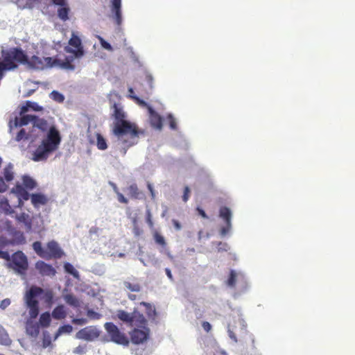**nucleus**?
Masks as SVG:
<instances>
[{
  "label": "nucleus",
  "instance_id": "1",
  "mask_svg": "<svg viewBox=\"0 0 355 355\" xmlns=\"http://www.w3.org/2000/svg\"><path fill=\"white\" fill-rule=\"evenodd\" d=\"M113 109L115 119L113 134L123 146L122 154L125 155L129 148L137 144L140 131L135 123L125 120L126 114L119 104L114 103Z\"/></svg>",
  "mask_w": 355,
  "mask_h": 355
},
{
  "label": "nucleus",
  "instance_id": "2",
  "mask_svg": "<svg viewBox=\"0 0 355 355\" xmlns=\"http://www.w3.org/2000/svg\"><path fill=\"white\" fill-rule=\"evenodd\" d=\"M117 318L135 328L130 332L131 341L134 344H141L148 339L150 329L147 327V320L144 315L136 309L132 313H128L124 310H118Z\"/></svg>",
  "mask_w": 355,
  "mask_h": 355
},
{
  "label": "nucleus",
  "instance_id": "3",
  "mask_svg": "<svg viewBox=\"0 0 355 355\" xmlns=\"http://www.w3.org/2000/svg\"><path fill=\"white\" fill-rule=\"evenodd\" d=\"M61 142V136L55 127L50 128L46 138L33 153V159L35 162L46 160L49 156L55 151Z\"/></svg>",
  "mask_w": 355,
  "mask_h": 355
},
{
  "label": "nucleus",
  "instance_id": "4",
  "mask_svg": "<svg viewBox=\"0 0 355 355\" xmlns=\"http://www.w3.org/2000/svg\"><path fill=\"white\" fill-rule=\"evenodd\" d=\"M44 293V300L48 305H51L53 302V293L52 291L44 290L38 286H33L29 291L26 292L24 299L27 307L29 309L28 313L31 319H35L39 315V302L35 299L36 297Z\"/></svg>",
  "mask_w": 355,
  "mask_h": 355
},
{
  "label": "nucleus",
  "instance_id": "5",
  "mask_svg": "<svg viewBox=\"0 0 355 355\" xmlns=\"http://www.w3.org/2000/svg\"><path fill=\"white\" fill-rule=\"evenodd\" d=\"M3 61H0V69L4 73L5 71L13 70L18 65L15 62L23 64L26 62V54L20 48H12L7 51H2Z\"/></svg>",
  "mask_w": 355,
  "mask_h": 355
},
{
  "label": "nucleus",
  "instance_id": "6",
  "mask_svg": "<svg viewBox=\"0 0 355 355\" xmlns=\"http://www.w3.org/2000/svg\"><path fill=\"white\" fill-rule=\"evenodd\" d=\"M11 261L8 263V266L13 269L19 275H25L28 268V262L26 256L21 251H17L12 254L10 257Z\"/></svg>",
  "mask_w": 355,
  "mask_h": 355
},
{
  "label": "nucleus",
  "instance_id": "7",
  "mask_svg": "<svg viewBox=\"0 0 355 355\" xmlns=\"http://www.w3.org/2000/svg\"><path fill=\"white\" fill-rule=\"evenodd\" d=\"M26 62H23L24 64H26L30 69L40 71L53 68V62H56L53 60V58H40L37 55H33L31 58H28L26 55Z\"/></svg>",
  "mask_w": 355,
  "mask_h": 355
},
{
  "label": "nucleus",
  "instance_id": "8",
  "mask_svg": "<svg viewBox=\"0 0 355 355\" xmlns=\"http://www.w3.org/2000/svg\"><path fill=\"white\" fill-rule=\"evenodd\" d=\"M111 341L118 345L128 346L130 341L123 332H121L118 327L113 322H106L104 325Z\"/></svg>",
  "mask_w": 355,
  "mask_h": 355
},
{
  "label": "nucleus",
  "instance_id": "9",
  "mask_svg": "<svg viewBox=\"0 0 355 355\" xmlns=\"http://www.w3.org/2000/svg\"><path fill=\"white\" fill-rule=\"evenodd\" d=\"M69 46H65L64 51L67 53H72L75 58H81L85 52L83 46L82 45V41L80 38L76 35L75 33H72L71 37L69 40Z\"/></svg>",
  "mask_w": 355,
  "mask_h": 355
},
{
  "label": "nucleus",
  "instance_id": "10",
  "mask_svg": "<svg viewBox=\"0 0 355 355\" xmlns=\"http://www.w3.org/2000/svg\"><path fill=\"white\" fill-rule=\"evenodd\" d=\"M101 331L94 326H88L79 330L76 335L78 339L92 341L100 336Z\"/></svg>",
  "mask_w": 355,
  "mask_h": 355
},
{
  "label": "nucleus",
  "instance_id": "11",
  "mask_svg": "<svg viewBox=\"0 0 355 355\" xmlns=\"http://www.w3.org/2000/svg\"><path fill=\"white\" fill-rule=\"evenodd\" d=\"M219 216L225 223V225L220 230V235L224 236L229 233L232 228V211L230 209L225 206L221 207L219 210Z\"/></svg>",
  "mask_w": 355,
  "mask_h": 355
},
{
  "label": "nucleus",
  "instance_id": "12",
  "mask_svg": "<svg viewBox=\"0 0 355 355\" xmlns=\"http://www.w3.org/2000/svg\"><path fill=\"white\" fill-rule=\"evenodd\" d=\"M111 17L117 26L122 24L121 0H112Z\"/></svg>",
  "mask_w": 355,
  "mask_h": 355
},
{
  "label": "nucleus",
  "instance_id": "13",
  "mask_svg": "<svg viewBox=\"0 0 355 355\" xmlns=\"http://www.w3.org/2000/svg\"><path fill=\"white\" fill-rule=\"evenodd\" d=\"M35 268L42 276H54L56 273L55 269L51 265L43 261H38L35 263Z\"/></svg>",
  "mask_w": 355,
  "mask_h": 355
},
{
  "label": "nucleus",
  "instance_id": "14",
  "mask_svg": "<svg viewBox=\"0 0 355 355\" xmlns=\"http://www.w3.org/2000/svg\"><path fill=\"white\" fill-rule=\"evenodd\" d=\"M46 250H47L48 259L51 258L59 259L63 255V252L58 244L54 241L48 243Z\"/></svg>",
  "mask_w": 355,
  "mask_h": 355
},
{
  "label": "nucleus",
  "instance_id": "15",
  "mask_svg": "<svg viewBox=\"0 0 355 355\" xmlns=\"http://www.w3.org/2000/svg\"><path fill=\"white\" fill-rule=\"evenodd\" d=\"M34 120H35V115L26 114L23 115L21 117L18 118L15 117L14 121L10 122V126L12 127H21L23 125H26L28 123H32L33 125Z\"/></svg>",
  "mask_w": 355,
  "mask_h": 355
},
{
  "label": "nucleus",
  "instance_id": "16",
  "mask_svg": "<svg viewBox=\"0 0 355 355\" xmlns=\"http://www.w3.org/2000/svg\"><path fill=\"white\" fill-rule=\"evenodd\" d=\"M123 287L131 291L139 293L141 291V285L138 282L137 278L135 277H132L128 278L127 280L123 281Z\"/></svg>",
  "mask_w": 355,
  "mask_h": 355
},
{
  "label": "nucleus",
  "instance_id": "17",
  "mask_svg": "<svg viewBox=\"0 0 355 355\" xmlns=\"http://www.w3.org/2000/svg\"><path fill=\"white\" fill-rule=\"evenodd\" d=\"M75 57L73 56H67L65 58L64 61H62L58 58H53V60L57 62H53L54 67H59L61 69H67V70H74L75 66L72 64Z\"/></svg>",
  "mask_w": 355,
  "mask_h": 355
},
{
  "label": "nucleus",
  "instance_id": "18",
  "mask_svg": "<svg viewBox=\"0 0 355 355\" xmlns=\"http://www.w3.org/2000/svg\"><path fill=\"white\" fill-rule=\"evenodd\" d=\"M149 120L151 126L153 128L161 130L162 128V119L151 107H148Z\"/></svg>",
  "mask_w": 355,
  "mask_h": 355
},
{
  "label": "nucleus",
  "instance_id": "19",
  "mask_svg": "<svg viewBox=\"0 0 355 355\" xmlns=\"http://www.w3.org/2000/svg\"><path fill=\"white\" fill-rule=\"evenodd\" d=\"M31 203L35 207H39L40 205H44L48 202V198L42 193H33L31 196Z\"/></svg>",
  "mask_w": 355,
  "mask_h": 355
},
{
  "label": "nucleus",
  "instance_id": "20",
  "mask_svg": "<svg viewBox=\"0 0 355 355\" xmlns=\"http://www.w3.org/2000/svg\"><path fill=\"white\" fill-rule=\"evenodd\" d=\"M128 195L133 199H141L144 197V193L141 191L136 184H132L128 187Z\"/></svg>",
  "mask_w": 355,
  "mask_h": 355
},
{
  "label": "nucleus",
  "instance_id": "21",
  "mask_svg": "<svg viewBox=\"0 0 355 355\" xmlns=\"http://www.w3.org/2000/svg\"><path fill=\"white\" fill-rule=\"evenodd\" d=\"M67 316V312L63 305L56 306L52 311V317L56 320L64 319Z\"/></svg>",
  "mask_w": 355,
  "mask_h": 355
},
{
  "label": "nucleus",
  "instance_id": "22",
  "mask_svg": "<svg viewBox=\"0 0 355 355\" xmlns=\"http://www.w3.org/2000/svg\"><path fill=\"white\" fill-rule=\"evenodd\" d=\"M140 305H142L146 309V313L149 319L155 320L157 316L155 308L148 302H141Z\"/></svg>",
  "mask_w": 355,
  "mask_h": 355
},
{
  "label": "nucleus",
  "instance_id": "23",
  "mask_svg": "<svg viewBox=\"0 0 355 355\" xmlns=\"http://www.w3.org/2000/svg\"><path fill=\"white\" fill-rule=\"evenodd\" d=\"M29 109H32L34 111L42 110V107L40 106L37 103L26 101V105H23L21 107L20 114H24V113L28 112Z\"/></svg>",
  "mask_w": 355,
  "mask_h": 355
},
{
  "label": "nucleus",
  "instance_id": "24",
  "mask_svg": "<svg viewBox=\"0 0 355 355\" xmlns=\"http://www.w3.org/2000/svg\"><path fill=\"white\" fill-rule=\"evenodd\" d=\"M33 248L39 257L45 259H48L47 250L42 248L41 242H34L33 243Z\"/></svg>",
  "mask_w": 355,
  "mask_h": 355
},
{
  "label": "nucleus",
  "instance_id": "25",
  "mask_svg": "<svg viewBox=\"0 0 355 355\" xmlns=\"http://www.w3.org/2000/svg\"><path fill=\"white\" fill-rule=\"evenodd\" d=\"M70 8L67 3L64 6H61L58 9V16L62 21H67L69 19V13Z\"/></svg>",
  "mask_w": 355,
  "mask_h": 355
},
{
  "label": "nucleus",
  "instance_id": "26",
  "mask_svg": "<svg viewBox=\"0 0 355 355\" xmlns=\"http://www.w3.org/2000/svg\"><path fill=\"white\" fill-rule=\"evenodd\" d=\"M12 340L4 328L0 325V345L9 346L11 345Z\"/></svg>",
  "mask_w": 355,
  "mask_h": 355
},
{
  "label": "nucleus",
  "instance_id": "27",
  "mask_svg": "<svg viewBox=\"0 0 355 355\" xmlns=\"http://www.w3.org/2000/svg\"><path fill=\"white\" fill-rule=\"evenodd\" d=\"M3 179L9 182L14 179L13 166L11 164L7 165L3 169Z\"/></svg>",
  "mask_w": 355,
  "mask_h": 355
},
{
  "label": "nucleus",
  "instance_id": "28",
  "mask_svg": "<svg viewBox=\"0 0 355 355\" xmlns=\"http://www.w3.org/2000/svg\"><path fill=\"white\" fill-rule=\"evenodd\" d=\"M51 319V315L49 312H45L41 314L39 320V323L42 327H48L50 325Z\"/></svg>",
  "mask_w": 355,
  "mask_h": 355
},
{
  "label": "nucleus",
  "instance_id": "29",
  "mask_svg": "<svg viewBox=\"0 0 355 355\" xmlns=\"http://www.w3.org/2000/svg\"><path fill=\"white\" fill-rule=\"evenodd\" d=\"M239 275L242 276L241 275L238 274L235 270H231L230 271L229 277L226 282L227 285L229 287L234 288L236 285V278Z\"/></svg>",
  "mask_w": 355,
  "mask_h": 355
},
{
  "label": "nucleus",
  "instance_id": "30",
  "mask_svg": "<svg viewBox=\"0 0 355 355\" xmlns=\"http://www.w3.org/2000/svg\"><path fill=\"white\" fill-rule=\"evenodd\" d=\"M23 184L26 189H33L36 187V182L28 175H24L22 178Z\"/></svg>",
  "mask_w": 355,
  "mask_h": 355
},
{
  "label": "nucleus",
  "instance_id": "31",
  "mask_svg": "<svg viewBox=\"0 0 355 355\" xmlns=\"http://www.w3.org/2000/svg\"><path fill=\"white\" fill-rule=\"evenodd\" d=\"M26 331L31 336H37L39 334V326L37 324H34L32 322H28L26 324Z\"/></svg>",
  "mask_w": 355,
  "mask_h": 355
},
{
  "label": "nucleus",
  "instance_id": "32",
  "mask_svg": "<svg viewBox=\"0 0 355 355\" xmlns=\"http://www.w3.org/2000/svg\"><path fill=\"white\" fill-rule=\"evenodd\" d=\"M8 244V241L4 237H0V246H5ZM0 259H5L6 261H10V256L6 251L0 250Z\"/></svg>",
  "mask_w": 355,
  "mask_h": 355
},
{
  "label": "nucleus",
  "instance_id": "33",
  "mask_svg": "<svg viewBox=\"0 0 355 355\" xmlns=\"http://www.w3.org/2000/svg\"><path fill=\"white\" fill-rule=\"evenodd\" d=\"M96 146L99 150H104L107 148L105 139L100 133L96 134Z\"/></svg>",
  "mask_w": 355,
  "mask_h": 355
},
{
  "label": "nucleus",
  "instance_id": "34",
  "mask_svg": "<svg viewBox=\"0 0 355 355\" xmlns=\"http://www.w3.org/2000/svg\"><path fill=\"white\" fill-rule=\"evenodd\" d=\"M73 327L70 324H64L59 327L55 335V339L64 333L69 334L72 331Z\"/></svg>",
  "mask_w": 355,
  "mask_h": 355
},
{
  "label": "nucleus",
  "instance_id": "35",
  "mask_svg": "<svg viewBox=\"0 0 355 355\" xmlns=\"http://www.w3.org/2000/svg\"><path fill=\"white\" fill-rule=\"evenodd\" d=\"M64 300L68 304L73 306L74 307H78L80 305L79 301L73 295L68 294L65 295Z\"/></svg>",
  "mask_w": 355,
  "mask_h": 355
},
{
  "label": "nucleus",
  "instance_id": "36",
  "mask_svg": "<svg viewBox=\"0 0 355 355\" xmlns=\"http://www.w3.org/2000/svg\"><path fill=\"white\" fill-rule=\"evenodd\" d=\"M33 126H35L40 130H44L47 127V122L46 120L43 119H39L35 116V120H34Z\"/></svg>",
  "mask_w": 355,
  "mask_h": 355
},
{
  "label": "nucleus",
  "instance_id": "37",
  "mask_svg": "<svg viewBox=\"0 0 355 355\" xmlns=\"http://www.w3.org/2000/svg\"><path fill=\"white\" fill-rule=\"evenodd\" d=\"M11 207L6 198L0 200V210L4 211L6 214L10 213Z\"/></svg>",
  "mask_w": 355,
  "mask_h": 355
},
{
  "label": "nucleus",
  "instance_id": "38",
  "mask_svg": "<svg viewBox=\"0 0 355 355\" xmlns=\"http://www.w3.org/2000/svg\"><path fill=\"white\" fill-rule=\"evenodd\" d=\"M87 352V345L86 344L79 345L73 349L74 354L83 355Z\"/></svg>",
  "mask_w": 355,
  "mask_h": 355
},
{
  "label": "nucleus",
  "instance_id": "39",
  "mask_svg": "<svg viewBox=\"0 0 355 355\" xmlns=\"http://www.w3.org/2000/svg\"><path fill=\"white\" fill-rule=\"evenodd\" d=\"M50 97L53 100H54L55 101L58 102V103H62L64 100V96L62 94H60V92H58V91H55V90L53 91L50 94Z\"/></svg>",
  "mask_w": 355,
  "mask_h": 355
},
{
  "label": "nucleus",
  "instance_id": "40",
  "mask_svg": "<svg viewBox=\"0 0 355 355\" xmlns=\"http://www.w3.org/2000/svg\"><path fill=\"white\" fill-rule=\"evenodd\" d=\"M153 237H154L155 241L156 242L157 244L162 245L163 247L166 246V243L165 241L164 238L160 234H159L157 232H155L153 234Z\"/></svg>",
  "mask_w": 355,
  "mask_h": 355
},
{
  "label": "nucleus",
  "instance_id": "41",
  "mask_svg": "<svg viewBox=\"0 0 355 355\" xmlns=\"http://www.w3.org/2000/svg\"><path fill=\"white\" fill-rule=\"evenodd\" d=\"M26 191V188L19 184H16V186L12 189V192L15 193L18 198H20Z\"/></svg>",
  "mask_w": 355,
  "mask_h": 355
},
{
  "label": "nucleus",
  "instance_id": "42",
  "mask_svg": "<svg viewBox=\"0 0 355 355\" xmlns=\"http://www.w3.org/2000/svg\"><path fill=\"white\" fill-rule=\"evenodd\" d=\"M167 121L168 122V125L172 130H176L177 129V123L175 119L173 117V116L171 114H169L167 116Z\"/></svg>",
  "mask_w": 355,
  "mask_h": 355
},
{
  "label": "nucleus",
  "instance_id": "43",
  "mask_svg": "<svg viewBox=\"0 0 355 355\" xmlns=\"http://www.w3.org/2000/svg\"><path fill=\"white\" fill-rule=\"evenodd\" d=\"M64 268L67 272L73 275V276H76L78 274V272L76 270L74 267L69 263H66Z\"/></svg>",
  "mask_w": 355,
  "mask_h": 355
},
{
  "label": "nucleus",
  "instance_id": "44",
  "mask_svg": "<svg viewBox=\"0 0 355 355\" xmlns=\"http://www.w3.org/2000/svg\"><path fill=\"white\" fill-rule=\"evenodd\" d=\"M218 252H227L230 250V246L227 243L218 242L217 243Z\"/></svg>",
  "mask_w": 355,
  "mask_h": 355
},
{
  "label": "nucleus",
  "instance_id": "45",
  "mask_svg": "<svg viewBox=\"0 0 355 355\" xmlns=\"http://www.w3.org/2000/svg\"><path fill=\"white\" fill-rule=\"evenodd\" d=\"M146 220L148 223L150 228H153L154 226V223L152 219L151 211L149 209H148L146 211Z\"/></svg>",
  "mask_w": 355,
  "mask_h": 355
},
{
  "label": "nucleus",
  "instance_id": "46",
  "mask_svg": "<svg viewBox=\"0 0 355 355\" xmlns=\"http://www.w3.org/2000/svg\"><path fill=\"white\" fill-rule=\"evenodd\" d=\"M130 98L134 100L137 104H138L139 105H140L141 107H149L146 101L139 98L137 96H130Z\"/></svg>",
  "mask_w": 355,
  "mask_h": 355
},
{
  "label": "nucleus",
  "instance_id": "47",
  "mask_svg": "<svg viewBox=\"0 0 355 355\" xmlns=\"http://www.w3.org/2000/svg\"><path fill=\"white\" fill-rule=\"evenodd\" d=\"M99 41L101 43V46L108 51H112V47L110 43L106 42L103 38L99 37Z\"/></svg>",
  "mask_w": 355,
  "mask_h": 355
},
{
  "label": "nucleus",
  "instance_id": "48",
  "mask_svg": "<svg viewBox=\"0 0 355 355\" xmlns=\"http://www.w3.org/2000/svg\"><path fill=\"white\" fill-rule=\"evenodd\" d=\"M24 138H27L26 131L24 129H21L16 136V140L19 141Z\"/></svg>",
  "mask_w": 355,
  "mask_h": 355
},
{
  "label": "nucleus",
  "instance_id": "49",
  "mask_svg": "<svg viewBox=\"0 0 355 355\" xmlns=\"http://www.w3.org/2000/svg\"><path fill=\"white\" fill-rule=\"evenodd\" d=\"M189 196H190V189L188 186H186L184 189V193L182 196L183 201L186 202L189 200Z\"/></svg>",
  "mask_w": 355,
  "mask_h": 355
},
{
  "label": "nucleus",
  "instance_id": "50",
  "mask_svg": "<svg viewBox=\"0 0 355 355\" xmlns=\"http://www.w3.org/2000/svg\"><path fill=\"white\" fill-rule=\"evenodd\" d=\"M8 185L5 182L4 179L3 177L0 176V192L3 193L5 192L8 189Z\"/></svg>",
  "mask_w": 355,
  "mask_h": 355
},
{
  "label": "nucleus",
  "instance_id": "51",
  "mask_svg": "<svg viewBox=\"0 0 355 355\" xmlns=\"http://www.w3.org/2000/svg\"><path fill=\"white\" fill-rule=\"evenodd\" d=\"M145 80H146V83L148 85L150 89H152L153 87V76L150 74H148V73L146 74V76H145Z\"/></svg>",
  "mask_w": 355,
  "mask_h": 355
},
{
  "label": "nucleus",
  "instance_id": "52",
  "mask_svg": "<svg viewBox=\"0 0 355 355\" xmlns=\"http://www.w3.org/2000/svg\"><path fill=\"white\" fill-rule=\"evenodd\" d=\"M116 196L119 202L124 204L128 203V199L121 193L119 192L118 193H116Z\"/></svg>",
  "mask_w": 355,
  "mask_h": 355
},
{
  "label": "nucleus",
  "instance_id": "53",
  "mask_svg": "<svg viewBox=\"0 0 355 355\" xmlns=\"http://www.w3.org/2000/svg\"><path fill=\"white\" fill-rule=\"evenodd\" d=\"M10 304V300L8 298L3 300L0 303V308L5 309Z\"/></svg>",
  "mask_w": 355,
  "mask_h": 355
},
{
  "label": "nucleus",
  "instance_id": "54",
  "mask_svg": "<svg viewBox=\"0 0 355 355\" xmlns=\"http://www.w3.org/2000/svg\"><path fill=\"white\" fill-rule=\"evenodd\" d=\"M202 327L203 329L207 333L209 332L211 329V325L210 324V323L209 322H207V321L202 322Z\"/></svg>",
  "mask_w": 355,
  "mask_h": 355
},
{
  "label": "nucleus",
  "instance_id": "55",
  "mask_svg": "<svg viewBox=\"0 0 355 355\" xmlns=\"http://www.w3.org/2000/svg\"><path fill=\"white\" fill-rule=\"evenodd\" d=\"M133 234H135V236H140L141 234H142V230L139 227V225H135L133 226Z\"/></svg>",
  "mask_w": 355,
  "mask_h": 355
},
{
  "label": "nucleus",
  "instance_id": "56",
  "mask_svg": "<svg viewBox=\"0 0 355 355\" xmlns=\"http://www.w3.org/2000/svg\"><path fill=\"white\" fill-rule=\"evenodd\" d=\"M147 188H148V189L149 190V191L150 193L151 198L152 199H155V190L153 189V185L150 182L147 183Z\"/></svg>",
  "mask_w": 355,
  "mask_h": 355
},
{
  "label": "nucleus",
  "instance_id": "57",
  "mask_svg": "<svg viewBox=\"0 0 355 355\" xmlns=\"http://www.w3.org/2000/svg\"><path fill=\"white\" fill-rule=\"evenodd\" d=\"M26 243V239L22 233H20L19 234V236L17 237V241H16L17 244H24Z\"/></svg>",
  "mask_w": 355,
  "mask_h": 355
},
{
  "label": "nucleus",
  "instance_id": "58",
  "mask_svg": "<svg viewBox=\"0 0 355 355\" xmlns=\"http://www.w3.org/2000/svg\"><path fill=\"white\" fill-rule=\"evenodd\" d=\"M53 4L57 6H64L67 3L66 0H52Z\"/></svg>",
  "mask_w": 355,
  "mask_h": 355
},
{
  "label": "nucleus",
  "instance_id": "59",
  "mask_svg": "<svg viewBox=\"0 0 355 355\" xmlns=\"http://www.w3.org/2000/svg\"><path fill=\"white\" fill-rule=\"evenodd\" d=\"M197 211L199 215H200L203 218H208L207 215L206 214L205 211L203 209H200V207H198Z\"/></svg>",
  "mask_w": 355,
  "mask_h": 355
},
{
  "label": "nucleus",
  "instance_id": "60",
  "mask_svg": "<svg viewBox=\"0 0 355 355\" xmlns=\"http://www.w3.org/2000/svg\"><path fill=\"white\" fill-rule=\"evenodd\" d=\"M30 194L27 191H26L23 195L21 196L20 198H19V200L23 199L24 200H28L30 198Z\"/></svg>",
  "mask_w": 355,
  "mask_h": 355
},
{
  "label": "nucleus",
  "instance_id": "61",
  "mask_svg": "<svg viewBox=\"0 0 355 355\" xmlns=\"http://www.w3.org/2000/svg\"><path fill=\"white\" fill-rule=\"evenodd\" d=\"M165 272H166L167 277H168V279L170 280L173 281V277L172 275L171 270L169 268H166L165 269Z\"/></svg>",
  "mask_w": 355,
  "mask_h": 355
},
{
  "label": "nucleus",
  "instance_id": "62",
  "mask_svg": "<svg viewBox=\"0 0 355 355\" xmlns=\"http://www.w3.org/2000/svg\"><path fill=\"white\" fill-rule=\"evenodd\" d=\"M172 223H173V225H174V227H175V228L176 230H179L181 229V225H180V223L178 220H173Z\"/></svg>",
  "mask_w": 355,
  "mask_h": 355
},
{
  "label": "nucleus",
  "instance_id": "63",
  "mask_svg": "<svg viewBox=\"0 0 355 355\" xmlns=\"http://www.w3.org/2000/svg\"><path fill=\"white\" fill-rule=\"evenodd\" d=\"M229 336L235 342H237V338L236 335L230 330H229Z\"/></svg>",
  "mask_w": 355,
  "mask_h": 355
},
{
  "label": "nucleus",
  "instance_id": "64",
  "mask_svg": "<svg viewBox=\"0 0 355 355\" xmlns=\"http://www.w3.org/2000/svg\"><path fill=\"white\" fill-rule=\"evenodd\" d=\"M128 297L131 301H135L137 300V295L135 294L130 293V294H128Z\"/></svg>",
  "mask_w": 355,
  "mask_h": 355
}]
</instances>
